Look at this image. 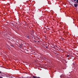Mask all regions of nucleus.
I'll return each instance as SVG.
<instances>
[{
    "label": "nucleus",
    "instance_id": "1",
    "mask_svg": "<svg viewBox=\"0 0 78 78\" xmlns=\"http://www.w3.org/2000/svg\"><path fill=\"white\" fill-rule=\"evenodd\" d=\"M74 6L75 8H76L77 6H78V4H74Z\"/></svg>",
    "mask_w": 78,
    "mask_h": 78
},
{
    "label": "nucleus",
    "instance_id": "2",
    "mask_svg": "<svg viewBox=\"0 0 78 78\" xmlns=\"http://www.w3.org/2000/svg\"><path fill=\"white\" fill-rule=\"evenodd\" d=\"M22 44H20V46H19V47H20V48H22Z\"/></svg>",
    "mask_w": 78,
    "mask_h": 78
},
{
    "label": "nucleus",
    "instance_id": "3",
    "mask_svg": "<svg viewBox=\"0 0 78 78\" xmlns=\"http://www.w3.org/2000/svg\"><path fill=\"white\" fill-rule=\"evenodd\" d=\"M68 57H70V55H66V58H68Z\"/></svg>",
    "mask_w": 78,
    "mask_h": 78
},
{
    "label": "nucleus",
    "instance_id": "4",
    "mask_svg": "<svg viewBox=\"0 0 78 78\" xmlns=\"http://www.w3.org/2000/svg\"><path fill=\"white\" fill-rule=\"evenodd\" d=\"M27 38H28V39H30V37H29V36L28 35L27 37Z\"/></svg>",
    "mask_w": 78,
    "mask_h": 78
},
{
    "label": "nucleus",
    "instance_id": "5",
    "mask_svg": "<svg viewBox=\"0 0 78 78\" xmlns=\"http://www.w3.org/2000/svg\"><path fill=\"white\" fill-rule=\"evenodd\" d=\"M33 78H37V77H36V76H33Z\"/></svg>",
    "mask_w": 78,
    "mask_h": 78
},
{
    "label": "nucleus",
    "instance_id": "6",
    "mask_svg": "<svg viewBox=\"0 0 78 78\" xmlns=\"http://www.w3.org/2000/svg\"><path fill=\"white\" fill-rule=\"evenodd\" d=\"M34 42H37V41L35 40H34Z\"/></svg>",
    "mask_w": 78,
    "mask_h": 78
},
{
    "label": "nucleus",
    "instance_id": "7",
    "mask_svg": "<svg viewBox=\"0 0 78 78\" xmlns=\"http://www.w3.org/2000/svg\"><path fill=\"white\" fill-rule=\"evenodd\" d=\"M74 1H76V2H77V1H78V0H73Z\"/></svg>",
    "mask_w": 78,
    "mask_h": 78
},
{
    "label": "nucleus",
    "instance_id": "8",
    "mask_svg": "<svg viewBox=\"0 0 78 78\" xmlns=\"http://www.w3.org/2000/svg\"><path fill=\"white\" fill-rule=\"evenodd\" d=\"M12 47H14V46H13V45H10Z\"/></svg>",
    "mask_w": 78,
    "mask_h": 78
},
{
    "label": "nucleus",
    "instance_id": "9",
    "mask_svg": "<svg viewBox=\"0 0 78 78\" xmlns=\"http://www.w3.org/2000/svg\"><path fill=\"white\" fill-rule=\"evenodd\" d=\"M0 78H3V77H2L1 76H0Z\"/></svg>",
    "mask_w": 78,
    "mask_h": 78
},
{
    "label": "nucleus",
    "instance_id": "10",
    "mask_svg": "<svg viewBox=\"0 0 78 78\" xmlns=\"http://www.w3.org/2000/svg\"><path fill=\"white\" fill-rule=\"evenodd\" d=\"M9 78H12V76L9 77Z\"/></svg>",
    "mask_w": 78,
    "mask_h": 78
},
{
    "label": "nucleus",
    "instance_id": "11",
    "mask_svg": "<svg viewBox=\"0 0 78 78\" xmlns=\"http://www.w3.org/2000/svg\"><path fill=\"white\" fill-rule=\"evenodd\" d=\"M46 48H48V47H47V46L46 47Z\"/></svg>",
    "mask_w": 78,
    "mask_h": 78
},
{
    "label": "nucleus",
    "instance_id": "12",
    "mask_svg": "<svg viewBox=\"0 0 78 78\" xmlns=\"http://www.w3.org/2000/svg\"><path fill=\"white\" fill-rule=\"evenodd\" d=\"M77 3L78 4V0L77 1Z\"/></svg>",
    "mask_w": 78,
    "mask_h": 78
},
{
    "label": "nucleus",
    "instance_id": "13",
    "mask_svg": "<svg viewBox=\"0 0 78 78\" xmlns=\"http://www.w3.org/2000/svg\"><path fill=\"white\" fill-rule=\"evenodd\" d=\"M37 42H40V41H37Z\"/></svg>",
    "mask_w": 78,
    "mask_h": 78
},
{
    "label": "nucleus",
    "instance_id": "14",
    "mask_svg": "<svg viewBox=\"0 0 78 78\" xmlns=\"http://www.w3.org/2000/svg\"><path fill=\"white\" fill-rule=\"evenodd\" d=\"M2 73V72H1V71H0V73Z\"/></svg>",
    "mask_w": 78,
    "mask_h": 78
}]
</instances>
